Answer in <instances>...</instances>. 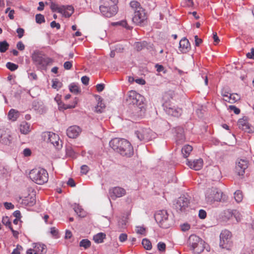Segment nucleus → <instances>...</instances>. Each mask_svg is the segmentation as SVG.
Masks as SVG:
<instances>
[{
  "label": "nucleus",
  "instance_id": "52",
  "mask_svg": "<svg viewBox=\"0 0 254 254\" xmlns=\"http://www.w3.org/2000/svg\"><path fill=\"white\" fill-rule=\"evenodd\" d=\"M198 216L200 219H204L206 217V211L203 209L199 210Z\"/></svg>",
  "mask_w": 254,
  "mask_h": 254
},
{
  "label": "nucleus",
  "instance_id": "1",
  "mask_svg": "<svg viewBox=\"0 0 254 254\" xmlns=\"http://www.w3.org/2000/svg\"><path fill=\"white\" fill-rule=\"evenodd\" d=\"M110 147L121 155L130 157L133 154V149L130 143L124 138H115L110 142Z\"/></svg>",
  "mask_w": 254,
  "mask_h": 254
},
{
  "label": "nucleus",
  "instance_id": "26",
  "mask_svg": "<svg viewBox=\"0 0 254 254\" xmlns=\"http://www.w3.org/2000/svg\"><path fill=\"white\" fill-rule=\"evenodd\" d=\"M19 117V112L15 109H11L8 113V118L12 121H15Z\"/></svg>",
  "mask_w": 254,
  "mask_h": 254
},
{
  "label": "nucleus",
  "instance_id": "36",
  "mask_svg": "<svg viewBox=\"0 0 254 254\" xmlns=\"http://www.w3.org/2000/svg\"><path fill=\"white\" fill-rule=\"evenodd\" d=\"M113 24L114 25H120L123 27L126 28L127 30H130L132 28L131 26L128 25L127 21L125 20L113 23Z\"/></svg>",
  "mask_w": 254,
  "mask_h": 254
},
{
  "label": "nucleus",
  "instance_id": "33",
  "mask_svg": "<svg viewBox=\"0 0 254 254\" xmlns=\"http://www.w3.org/2000/svg\"><path fill=\"white\" fill-rule=\"evenodd\" d=\"M234 198L238 203L241 202L243 198L242 192L240 190H236L234 193Z\"/></svg>",
  "mask_w": 254,
  "mask_h": 254
},
{
  "label": "nucleus",
  "instance_id": "23",
  "mask_svg": "<svg viewBox=\"0 0 254 254\" xmlns=\"http://www.w3.org/2000/svg\"><path fill=\"white\" fill-rule=\"evenodd\" d=\"M240 99V96L235 93H230L229 96L226 95L225 101L230 103H234Z\"/></svg>",
  "mask_w": 254,
  "mask_h": 254
},
{
  "label": "nucleus",
  "instance_id": "17",
  "mask_svg": "<svg viewBox=\"0 0 254 254\" xmlns=\"http://www.w3.org/2000/svg\"><path fill=\"white\" fill-rule=\"evenodd\" d=\"M187 164L190 169L198 171L202 168L203 165V161L201 158L195 159L193 161L188 160Z\"/></svg>",
  "mask_w": 254,
  "mask_h": 254
},
{
  "label": "nucleus",
  "instance_id": "58",
  "mask_svg": "<svg viewBox=\"0 0 254 254\" xmlns=\"http://www.w3.org/2000/svg\"><path fill=\"white\" fill-rule=\"evenodd\" d=\"M89 171V168L86 165H82L81 167V172L82 174H86Z\"/></svg>",
  "mask_w": 254,
  "mask_h": 254
},
{
  "label": "nucleus",
  "instance_id": "60",
  "mask_svg": "<svg viewBox=\"0 0 254 254\" xmlns=\"http://www.w3.org/2000/svg\"><path fill=\"white\" fill-rule=\"evenodd\" d=\"M181 227L183 231H186L190 229V225L188 223L183 224Z\"/></svg>",
  "mask_w": 254,
  "mask_h": 254
},
{
  "label": "nucleus",
  "instance_id": "48",
  "mask_svg": "<svg viewBox=\"0 0 254 254\" xmlns=\"http://www.w3.org/2000/svg\"><path fill=\"white\" fill-rule=\"evenodd\" d=\"M61 83L59 81L57 80H53V84L52 86L53 88L58 89L59 88H61Z\"/></svg>",
  "mask_w": 254,
  "mask_h": 254
},
{
  "label": "nucleus",
  "instance_id": "11",
  "mask_svg": "<svg viewBox=\"0 0 254 254\" xmlns=\"http://www.w3.org/2000/svg\"><path fill=\"white\" fill-rule=\"evenodd\" d=\"M146 19L147 17L143 8H139V10L134 12V15L132 20L135 24L141 25L144 24Z\"/></svg>",
  "mask_w": 254,
  "mask_h": 254
},
{
  "label": "nucleus",
  "instance_id": "12",
  "mask_svg": "<svg viewBox=\"0 0 254 254\" xmlns=\"http://www.w3.org/2000/svg\"><path fill=\"white\" fill-rule=\"evenodd\" d=\"M189 199L185 196H181L174 203V207L177 212H182L188 207Z\"/></svg>",
  "mask_w": 254,
  "mask_h": 254
},
{
  "label": "nucleus",
  "instance_id": "55",
  "mask_svg": "<svg viewBox=\"0 0 254 254\" xmlns=\"http://www.w3.org/2000/svg\"><path fill=\"white\" fill-rule=\"evenodd\" d=\"M16 48L20 51H23L25 49V45L21 41H19L16 44Z\"/></svg>",
  "mask_w": 254,
  "mask_h": 254
},
{
  "label": "nucleus",
  "instance_id": "6",
  "mask_svg": "<svg viewBox=\"0 0 254 254\" xmlns=\"http://www.w3.org/2000/svg\"><path fill=\"white\" fill-rule=\"evenodd\" d=\"M189 244L191 250L194 253L200 254L205 248V242L199 237L192 235L189 239Z\"/></svg>",
  "mask_w": 254,
  "mask_h": 254
},
{
  "label": "nucleus",
  "instance_id": "64",
  "mask_svg": "<svg viewBox=\"0 0 254 254\" xmlns=\"http://www.w3.org/2000/svg\"><path fill=\"white\" fill-rule=\"evenodd\" d=\"M195 39V45L196 46H199V45L202 43V40L198 37L197 35L194 36Z\"/></svg>",
  "mask_w": 254,
  "mask_h": 254
},
{
  "label": "nucleus",
  "instance_id": "24",
  "mask_svg": "<svg viewBox=\"0 0 254 254\" xmlns=\"http://www.w3.org/2000/svg\"><path fill=\"white\" fill-rule=\"evenodd\" d=\"M19 129L21 133L27 134L30 131V126L26 122H22L19 126Z\"/></svg>",
  "mask_w": 254,
  "mask_h": 254
},
{
  "label": "nucleus",
  "instance_id": "54",
  "mask_svg": "<svg viewBox=\"0 0 254 254\" xmlns=\"http://www.w3.org/2000/svg\"><path fill=\"white\" fill-rule=\"evenodd\" d=\"M145 231V229L144 227H139V226L136 227V232L137 234L142 235V234H144Z\"/></svg>",
  "mask_w": 254,
  "mask_h": 254
},
{
  "label": "nucleus",
  "instance_id": "62",
  "mask_svg": "<svg viewBox=\"0 0 254 254\" xmlns=\"http://www.w3.org/2000/svg\"><path fill=\"white\" fill-rule=\"evenodd\" d=\"M50 25L52 28H56L57 29H59L60 28V24L55 21H52Z\"/></svg>",
  "mask_w": 254,
  "mask_h": 254
},
{
  "label": "nucleus",
  "instance_id": "37",
  "mask_svg": "<svg viewBox=\"0 0 254 254\" xmlns=\"http://www.w3.org/2000/svg\"><path fill=\"white\" fill-rule=\"evenodd\" d=\"M233 216V213L230 210H224L223 212L222 218L224 220H229Z\"/></svg>",
  "mask_w": 254,
  "mask_h": 254
},
{
  "label": "nucleus",
  "instance_id": "8",
  "mask_svg": "<svg viewBox=\"0 0 254 254\" xmlns=\"http://www.w3.org/2000/svg\"><path fill=\"white\" fill-rule=\"evenodd\" d=\"M222 193L217 188H212L207 190L205 193L206 200L208 203H212L214 201H220Z\"/></svg>",
  "mask_w": 254,
  "mask_h": 254
},
{
  "label": "nucleus",
  "instance_id": "43",
  "mask_svg": "<svg viewBox=\"0 0 254 254\" xmlns=\"http://www.w3.org/2000/svg\"><path fill=\"white\" fill-rule=\"evenodd\" d=\"M105 108V105L102 102H98L96 107H95V111L97 113H101Z\"/></svg>",
  "mask_w": 254,
  "mask_h": 254
},
{
  "label": "nucleus",
  "instance_id": "7",
  "mask_svg": "<svg viewBox=\"0 0 254 254\" xmlns=\"http://www.w3.org/2000/svg\"><path fill=\"white\" fill-rule=\"evenodd\" d=\"M137 138L144 142L148 141L155 137V133L149 128H140L135 132Z\"/></svg>",
  "mask_w": 254,
  "mask_h": 254
},
{
  "label": "nucleus",
  "instance_id": "50",
  "mask_svg": "<svg viewBox=\"0 0 254 254\" xmlns=\"http://www.w3.org/2000/svg\"><path fill=\"white\" fill-rule=\"evenodd\" d=\"M2 222L5 226H10L11 223L9 221L8 217L7 216L2 218Z\"/></svg>",
  "mask_w": 254,
  "mask_h": 254
},
{
  "label": "nucleus",
  "instance_id": "30",
  "mask_svg": "<svg viewBox=\"0 0 254 254\" xmlns=\"http://www.w3.org/2000/svg\"><path fill=\"white\" fill-rule=\"evenodd\" d=\"M106 238V234L104 233H99L93 237V240L95 243L99 244L103 242Z\"/></svg>",
  "mask_w": 254,
  "mask_h": 254
},
{
  "label": "nucleus",
  "instance_id": "21",
  "mask_svg": "<svg viewBox=\"0 0 254 254\" xmlns=\"http://www.w3.org/2000/svg\"><path fill=\"white\" fill-rule=\"evenodd\" d=\"M185 140L184 131L182 128L179 127L177 129L176 142L177 144H182Z\"/></svg>",
  "mask_w": 254,
  "mask_h": 254
},
{
  "label": "nucleus",
  "instance_id": "20",
  "mask_svg": "<svg viewBox=\"0 0 254 254\" xmlns=\"http://www.w3.org/2000/svg\"><path fill=\"white\" fill-rule=\"evenodd\" d=\"M165 112L169 115L176 117H179L182 112V109L178 107H166L165 108Z\"/></svg>",
  "mask_w": 254,
  "mask_h": 254
},
{
  "label": "nucleus",
  "instance_id": "47",
  "mask_svg": "<svg viewBox=\"0 0 254 254\" xmlns=\"http://www.w3.org/2000/svg\"><path fill=\"white\" fill-rule=\"evenodd\" d=\"M118 0H100V2L102 4H106V3H111V4H115L117 3Z\"/></svg>",
  "mask_w": 254,
  "mask_h": 254
},
{
  "label": "nucleus",
  "instance_id": "28",
  "mask_svg": "<svg viewBox=\"0 0 254 254\" xmlns=\"http://www.w3.org/2000/svg\"><path fill=\"white\" fill-rule=\"evenodd\" d=\"M62 7L64 8L63 13L66 17H70L74 12V8L71 5L63 6Z\"/></svg>",
  "mask_w": 254,
  "mask_h": 254
},
{
  "label": "nucleus",
  "instance_id": "10",
  "mask_svg": "<svg viewBox=\"0 0 254 254\" xmlns=\"http://www.w3.org/2000/svg\"><path fill=\"white\" fill-rule=\"evenodd\" d=\"M99 9L102 14L106 17H111L115 15L118 10L117 6L115 4L106 3L102 4L99 6Z\"/></svg>",
  "mask_w": 254,
  "mask_h": 254
},
{
  "label": "nucleus",
  "instance_id": "32",
  "mask_svg": "<svg viewBox=\"0 0 254 254\" xmlns=\"http://www.w3.org/2000/svg\"><path fill=\"white\" fill-rule=\"evenodd\" d=\"M147 45V43L145 41L136 42L134 44L135 48L137 51H139L145 48Z\"/></svg>",
  "mask_w": 254,
  "mask_h": 254
},
{
  "label": "nucleus",
  "instance_id": "56",
  "mask_svg": "<svg viewBox=\"0 0 254 254\" xmlns=\"http://www.w3.org/2000/svg\"><path fill=\"white\" fill-rule=\"evenodd\" d=\"M247 57L249 59H254V48H252L251 49V52L247 54Z\"/></svg>",
  "mask_w": 254,
  "mask_h": 254
},
{
  "label": "nucleus",
  "instance_id": "49",
  "mask_svg": "<svg viewBox=\"0 0 254 254\" xmlns=\"http://www.w3.org/2000/svg\"><path fill=\"white\" fill-rule=\"evenodd\" d=\"M22 250L21 246L17 245L16 248L13 250L11 254H20V251Z\"/></svg>",
  "mask_w": 254,
  "mask_h": 254
},
{
  "label": "nucleus",
  "instance_id": "51",
  "mask_svg": "<svg viewBox=\"0 0 254 254\" xmlns=\"http://www.w3.org/2000/svg\"><path fill=\"white\" fill-rule=\"evenodd\" d=\"M157 248L160 251H164L166 248V245L163 242H159L157 245Z\"/></svg>",
  "mask_w": 254,
  "mask_h": 254
},
{
  "label": "nucleus",
  "instance_id": "45",
  "mask_svg": "<svg viewBox=\"0 0 254 254\" xmlns=\"http://www.w3.org/2000/svg\"><path fill=\"white\" fill-rule=\"evenodd\" d=\"M72 66V61H67L64 64V68L66 70H69Z\"/></svg>",
  "mask_w": 254,
  "mask_h": 254
},
{
  "label": "nucleus",
  "instance_id": "18",
  "mask_svg": "<svg viewBox=\"0 0 254 254\" xmlns=\"http://www.w3.org/2000/svg\"><path fill=\"white\" fill-rule=\"evenodd\" d=\"M81 131L80 127L77 126H72L66 129L67 135L71 138L77 137Z\"/></svg>",
  "mask_w": 254,
  "mask_h": 254
},
{
  "label": "nucleus",
  "instance_id": "25",
  "mask_svg": "<svg viewBox=\"0 0 254 254\" xmlns=\"http://www.w3.org/2000/svg\"><path fill=\"white\" fill-rule=\"evenodd\" d=\"M73 209L75 212L81 217H84L86 215L85 211L82 208L81 206L77 204L73 205Z\"/></svg>",
  "mask_w": 254,
  "mask_h": 254
},
{
  "label": "nucleus",
  "instance_id": "5",
  "mask_svg": "<svg viewBox=\"0 0 254 254\" xmlns=\"http://www.w3.org/2000/svg\"><path fill=\"white\" fill-rule=\"evenodd\" d=\"M154 218L160 227L162 228H168L172 225V222L169 218V214L166 210L157 211L154 215Z\"/></svg>",
  "mask_w": 254,
  "mask_h": 254
},
{
  "label": "nucleus",
  "instance_id": "22",
  "mask_svg": "<svg viewBox=\"0 0 254 254\" xmlns=\"http://www.w3.org/2000/svg\"><path fill=\"white\" fill-rule=\"evenodd\" d=\"M33 249L38 254H44L47 252L46 245L42 244H36Z\"/></svg>",
  "mask_w": 254,
  "mask_h": 254
},
{
  "label": "nucleus",
  "instance_id": "3",
  "mask_svg": "<svg viewBox=\"0 0 254 254\" xmlns=\"http://www.w3.org/2000/svg\"><path fill=\"white\" fill-rule=\"evenodd\" d=\"M29 177L34 183L41 185L48 182L49 175L45 169L38 168L30 171Z\"/></svg>",
  "mask_w": 254,
  "mask_h": 254
},
{
  "label": "nucleus",
  "instance_id": "53",
  "mask_svg": "<svg viewBox=\"0 0 254 254\" xmlns=\"http://www.w3.org/2000/svg\"><path fill=\"white\" fill-rule=\"evenodd\" d=\"M16 32L18 34V37L19 38H21L24 35V30L21 28H18L16 30Z\"/></svg>",
  "mask_w": 254,
  "mask_h": 254
},
{
  "label": "nucleus",
  "instance_id": "2",
  "mask_svg": "<svg viewBox=\"0 0 254 254\" xmlns=\"http://www.w3.org/2000/svg\"><path fill=\"white\" fill-rule=\"evenodd\" d=\"M31 59L34 65L39 69L45 70L47 66L52 64L54 60L45 56L42 52L34 51L31 55Z\"/></svg>",
  "mask_w": 254,
  "mask_h": 254
},
{
  "label": "nucleus",
  "instance_id": "59",
  "mask_svg": "<svg viewBox=\"0 0 254 254\" xmlns=\"http://www.w3.org/2000/svg\"><path fill=\"white\" fill-rule=\"evenodd\" d=\"M81 82L84 85L88 84L89 78L87 76H83L81 77Z\"/></svg>",
  "mask_w": 254,
  "mask_h": 254
},
{
  "label": "nucleus",
  "instance_id": "61",
  "mask_svg": "<svg viewBox=\"0 0 254 254\" xmlns=\"http://www.w3.org/2000/svg\"><path fill=\"white\" fill-rule=\"evenodd\" d=\"M4 206L7 209H10L14 208V205L10 202H5L4 203Z\"/></svg>",
  "mask_w": 254,
  "mask_h": 254
},
{
  "label": "nucleus",
  "instance_id": "41",
  "mask_svg": "<svg viewBox=\"0 0 254 254\" xmlns=\"http://www.w3.org/2000/svg\"><path fill=\"white\" fill-rule=\"evenodd\" d=\"M6 67L10 70L13 71L16 70L18 68V66L17 64L14 63L8 62L6 64Z\"/></svg>",
  "mask_w": 254,
  "mask_h": 254
},
{
  "label": "nucleus",
  "instance_id": "35",
  "mask_svg": "<svg viewBox=\"0 0 254 254\" xmlns=\"http://www.w3.org/2000/svg\"><path fill=\"white\" fill-rule=\"evenodd\" d=\"M129 4L132 10H134V12L136 10H139V8H142L140 6V4L135 0L131 1Z\"/></svg>",
  "mask_w": 254,
  "mask_h": 254
},
{
  "label": "nucleus",
  "instance_id": "57",
  "mask_svg": "<svg viewBox=\"0 0 254 254\" xmlns=\"http://www.w3.org/2000/svg\"><path fill=\"white\" fill-rule=\"evenodd\" d=\"M127 236L125 233H122L119 236V240L121 242H124L127 240Z\"/></svg>",
  "mask_w": 254,
  "mask_h": 254
},
{
  "label": "nucleus",
  "instance_id": "44",
  "mask_svg": "<svg viewBox=\"0 0 254 254\" xmlns=\"http://www.w3.org/2000/svg\"><path fill=\"white\" fill-rule=\"evenodd\" d=\"M247 123V122L246 120L243 119H240L238 122L239 127L240 129L245 128V126L246 125Z\"/></svg>",
  "mask_w": 254,
  "mask_h": 254
},
{
  "label": "nucleus",
  "instance_id": "14",
  "mask_svg": "<svg viewBox=\"0 0 254 254\" xmlns=\"http://www.w3.org/2000/svg\"><path fill=\"white\" fill-rule=\"evenodd\" d=\"M248 167V161L246 159L238 160L235 167L236 173L239 176H243Z\"/></svg>",
  "mask_w": 254,
  "mask_h": 254
},
{
  "label": "nucleus",
  "instance_id": "29",
  "mask_svg": "<svg viewBox=\"0 0 254 254\" xmlns=\"http://www.w3.org/2000/svg\"><path fill=\"white\" fill-rule=\"evenodd\" d=\"M192 150V147L189 145H185L182 149V153L185 158H187Z\"/></svg>",
  "mask_w": 254,
  "mask_h": 254
},
{
  "label": "nucleus",
  "instance_id": "16",
  "mask_svg": "<svg viewBox=\"0 0 254 254\" xmlns=\"http://www.w3.org/2000/svg\"><path fill=\"white\" fill-rule=\"evenodd\" d=\"M44 136L48 137V141L57 148H60L62 146L60 143V137L58 134L52 132H47L45 133Z\"/></svg>",
  "mask_w": 254,
  "mask_h": 254
},
{
  "label": "nucleus",
  "instance_id": "42",
  "mask_svg": "<svg viewBox=\"0 0 254 254\" xmlns=\"http://www.w3.org/2000/svg\"><path fill=\"white\" fill-rule=\"evenodd\" d=\"M35 20L38 24H41L45 21L44 15L41 14H37L35 16Z\"/></svg>",
  "mask_w": 254,
  "mask_h": 254
},
{
  "label": "nucleus",
  "instance_id": "39",
  "mask_svg": "<svg viewBox=\"0 0 254 254\" xmlns=\"http://www.w3.org/2000/svg\"><path fill=\"white\" fill-rule=\"evenodd\" d=\"M142 244L144 248L147 250H150L152 248L151 243L147 239H143L142 241Z\"/></svg>",
  "mask_w": 254,
  "mask_h": 254
},
{
  "label": "nucleus",
  "instance_id": "4",
  "mask_svg": "<svg viewBox=\"0 0 254 254\" xmlns=\"http://www.w3.org/2000/svg\"><path fill=\"white\" fill-rule=\"evenodd\" d=\"M126 101L129 105L137 107L140 110L144 108V98L135 91L131 90L128 92Z\"/></svg>",
  "mask_w": 254,
  "mask_h": 254
},
{
  "label": "nucleus",
  "instance_id": "15",
  "mask_svg": "<svg viewBox=\"0 0 254 254\" xmlns=\"http://www.w3.org/2000/svg\"><path fill=\"white\" fill-rule=\"evenodd\" d=\"M126 194V190L122 188L115 187L109 190V194L112 199L115 200L117 198L121 197Z\"/></svg>",
  "mask_w": 254,
  "mask_h": 254
},
{
  "label": "nucleus",
  "instance_id": "40",
  "mask_svg": "<svg viewBox=\"0 0 254 254\" xmlns=\"http://www.w3.org/2000/svg\"><path fill=\"white\" fill-rule=\"evenodd\" d=\"M91 245V242L87 239H83L79 243L80 247H83L84 249H87Z\"/></svg>",
  "mask_w": 254,
  "mask_h": 254
},
{
  "label": "nucleus",
  "instance_id": "27",
  "mask_svg": "<svg viewBox=\"0 0 254 254\" xmlns=\"http://www.w3.org/2000/svg\"><path fill=\"white\" fill-rule=\"evenodd\" d=\"M211 173L213 176V180L216 181L221 178V172L217 166H214Z\"/></svg>",
  "mask_w": 254,
  "mask_h": 254
},
{
  "label": "nucleus",
  "instance_id": "19",
  "mask_svg": "<svg viewBox=\"0 0 254 254\" xmlns=\"http://www.w3.org/2000/svg\"><path fill=\"white\" fill-rule=\"evenodd\" d=\"M190 49V45L189 40L186 38H183L179 43V50L182 53H187Z\"/></svg>",
  "mask_w": 254,
  "mask_h": 254
},
{
  "label": "nucleus",
  "instance_id": "9",
  "mask_svg": "<svg viewBox=\"0 0 254 254\" xmlns=\"http://www.w3.org/2000/svg\"><path fill=\"white\" fill-rule=\"evenodd\" d=\"M232 234L227 230L222 231L220 235L219 246L222 249H229L231 246Z\"/></svg>",
  "mask_w": 254,
  "mask_h": 254
},
{
  "label": "nucleus",
  "instance_id": "46",
  "mask_svg": "<svg viewBox=\"0 0 254 254\" xmlns=\"http://www.w3.org/2000/svg\"><path fill=\"white\" fill-rule=\"evenodd\" d=\"M228 109L231 111H232L236 115H238L240 113V110L237 108L235 106L230 105L229 106Z\"/></svg>",
  "mask_w": 254,
  "mask_h": 254
},
{
  "label": "nucleus",
  "instance_id": "34",
  "mask_svg": "<svg viewBox=\"0 0 254 254\" xmlns=\"http://www.w3.org/2000/svg\"><path fill=\"white\" fill-rule=\"evenodd\" d=\"M69 89L71 92L74 93V94H78L80 92V89L79 86L75 83H71L69 86Z\"/></svg>",
  "mask_w": 254,
  "mask_h": 254
},
{
  "label": "nucleus",
  "instance_id": "63",
  "mask_svg": "<svg viewBox=\"0 0 254 254\" xmlns=\"http://www.w3.org/2000/svg\"><path fill=\"white\" fill-rule=\"evenodd\" d=\"M104 88H105V85L104 84L100 83V84H98L96 85L97 90L99 92L102 91L104 90Z\"/></svg>",
  "mask_w": 254,
  "mask_h": 254
},
{
  "label": "nucleus",
  "instance_id": "38",
  "mask_svg": "<svg viewBox=\"0 0 254 254\" xmlns=\"http://www.w3.org/2000/svg\"><path fill=\"white\" fill-rule=\"evenodd\" d=\"M9 44L6 41H0V52L4 53L8 49Z\"/></svg>",
  "mask_w": 254,
  "mask_h": 254
},
{
  "label": "nucleus",
  "instance_id": "13",
  "mask_svg": "<svg viewBox=\"0 0 254 254\" xmlns=\"http://www.w3.org/2000/svg\"><path fill=\"white\" fill-rule=\"evenodd\" d=\"M11 139L9 130L4 127L0 128V142L8 145L11 143Z\"/></svg>",
  "mask_w": 254,
  "mask_h": 254
},
{
  "label": "nucleus",
  "instance_id": "31",
  "mask_svg": "<svg viewBox=\"0 0 254 254\" xmlns=\"http://www.w3.org/2000/svg\"><path fill=\"white\" fill-rule=\"evenodd\" d=\"M50 8L53 11H58L61 13H63L64 10V7H59L57 4L53 2L51 3Z\"/></svg>",
  "mask_w": 254,
  "mask_h": 254
}]
</instances>
